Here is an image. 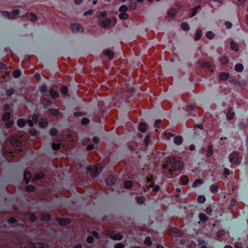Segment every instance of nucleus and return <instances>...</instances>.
Wrapping results in <instances>:
<instances>
[{
  "label": "nucleus",
  "mask_w": 248,
  "mask_h": 248,
  "mask_svg": "<svg viewBox=\"0 0 248 248\" xmlns=\"http://www.w3.org/2000/svg\"><path fill=\"white\" fill-rule=\"evenodd\" d=\"M3 16L10 19H14L16 18V16L19 14V11L18 10H15L11 12L7 11H3L2 12Z\"/></svg>",
  "instance_id": "nucleus-1"
},
{
  "label": "nucleus",
  "mask_w": 248,
  "mask_h": 248,
  "mask_svg": "<svg viewBox=\"0 0 248 248\" xmlns=\"http://www.w3.org/2000/svg\"><path fill=\"white\" fill-rule=\"evenodd\" d=\"M229 161L232 164H239L240 158L239 154L236 152L231 153L229 156Z\"/></svg>",
  "instance_id": "nucleus-2"
},
{
  "label": "nucleus",
  "mask_w": 248,
  "mask_h": 248,
  "mask_svg": "<svg viewBox=\"0 0 248 248\" xmlns=\"http://www.w3.org/2000/svg\"><path fill=\"white\" fill-rule=\"evenodd\" d=\"M169 163L175 169H181L183 167L182 163L180 161H176L174 158L170 159Z\"/></svg>",
  "instance_id": "nucleus-3"
},
{
  "label": "nucleus",
  "mask_w": 248,
  "mask_h": 248,
  "mask_svg": "<svg viewBox=\"0 0 248 248\" xmlns=\"http://www.w3.org/2000/svg\"><path fill=\"white\" fill-rule=\"evenodd\" d=\"M105 234L106 235H109L110 238L114 240H121L123 238V235L120 233L114 234L112 232L105 231Z\"/></svg>",
  "instance_id": "nucleus-4"
},
{
  "label": "nucleus",
  "mask_w": 248,
  "mask_h": 248,
  "mask_svg": "<svg viewBox=\"0 0 248 248\" xmlns=\"http://www.w3.org/2000/svg\"><path fill=\"white\" fill-rule=\"evenodd\" d=\"M72 31L74 33H80L83 31V29L81 26L78 24H73L71 25Z\"/></svg>",
  "instance_id": "nucleus-5"
},
{
  "label": "nucleus",
  "mask_w": 248,
  "mask_h": 248,
  "mask_svg": "<svg viewBox=\"0 0 248 248\" xmlns=\"http://www.w3.org/2000/svg\"><path fill=\"white\" fill-rule=\"evenodd\" d=\"M23 17L27 18L29 20L32 21L37 19L36 16L32 13H27Z\"/></svg>",
  "instance_id": "nucleus-6"
},
{
  "label": "nucleus",
  "mask_w": 248,
  "mask_h": 248,
  "mask_svg": "<svg viewBox=\"0 0 248 248\" xmlns=\"http://www.w3.org/2000/svg\"><path fill=\"white\" fill-rule=\"evenodd\" d=\"M38 120V117L36 114H33L32 116V120H30L27 121L28 125L32 127L33 125V123H36Z\"/></svg>",
  "instance_id": "nucleus-7"
},
{
  "label": "nucleus",
  "mask_w": 248,
  "mask_h": 248,
  "mask_svg": "<svg viewBox=\"0 0 248 248\" xmlns=\"http://www.w3.org/2000/svg\"><path fill=\"white\" fill-rule=\"evenodd\" d=\"M11 142L12 144L18 146L20 144V140L17 137H15L12 138L11 140Z\"/></svg>",
  "instance_id": "nucleus-8"
},
{
  "label": "nucleus",
  "mask_w": 248,
  "mask_h": 248,
  "mask_svg": "<svg viewBox=\"0 0 248 248\" xmlns=\"http://www.w3.org/2000/svg\"><path fill=\"white\" fill-rule=\"evenodd\" d=\"M173 141L176 145H179L181 144L183 142V138L180 136H177L174 138Z\"/></svg>",
  "instance_id": "nucleus-9"
},
{
  "label": "nucleus",
  "mask_w": 248,
  "mask_h": 248,
  "mask_svg": "<svg viewBox=\"0 0 248 248\" xmlns=\"http://www.w3.org/2000/svg\"><path fill=\"white\" fill-rule=\"evenodd\" d=\"M102 168L101 165H98L97 166H93L92 168V170L93 171L94 173V175H96L98 172L102 170Z\"/></svg>",
  "instance_id": "nucleus-10"
},
{
  "label": "nucleus",
  "mask_w": 248,
  "mask_h": 248,
  "mask_svg": "<svg viewBox=\"0 0 248 248\" xmlns=\"http://www.w3.org/2000/svg\"><path fill=\"white\" fill-rule=\"evenodd\" d=\"M105 55L107 56L109 59H112L113 58L114 56V52L110 50H105L104 51Z\"/></svg>",
  "instance_id": "nucleus-11"
},
{
  "label": "nucleus",
  "mask_w": 248,
  "mask_h": 248,
  "mask_svg": "<svg viewBox=\"0 0 248 248\" xmlns=\"http://www.w3.org/2000/svg\"><path fill=\"white\" fill-rule=\"evenodd\" d=\"M59 223L61 225H65L70 223V220L69 219H62L59 218L58 219Z\"/></svg>",
  "instance_id": "nucleus-12"
},
{
  "label": "nucleus",
  "mask_w": 248,
  "mask_h": 248,
  "mask_svg": "<svg viewBox=\"0 0 248 248\" xmlns=\"http://www.w3.org/2000/svg\"><path fill=\"white\" fill-rule=\"evenodd\" d=\"M229 74L226 72L220 73L219 75V77L220 79L225 80L229 78Z\"/></svg>",
  "instance_id": "nucleus-13"
},
{
  "label": "nucleus",
  "mask_w": 248,
  "mask_h": 248,
  "mask_svg": "<svg viewBox=\"0 0 248 248\" xmlns=\"http://www.w3.org/2000/svg\"><path fill=\"white\" fill-rule=\"evenodd\" d=\"M231 47L232 50L234 51H238L239 49L237 44L234 41H232L231 42Z\"/></svg>",
  "instance_id": "nucleus-14"
},
{
  "label": "nucleus",
  "mask_w": 248,
  "mask_h": 248,
  "mask_svg": "<svg viewBox=\"0 0 248 248\" xmlns=\"http://www.w3.org/2000/svg\"><path fill=\"white\" fill-rule=\"evenodd\" d=\"M202 34V31L200 29L197 30L196 31L195 38H194L195 40V41L198 40L201 37Z\"/></svg>",
  "instance_id": "nucleus-15"
},
{
  "label": "nucleus",
  "mask_w": 248,
  "mask_h": 248,
  "mask_svg": "<svg viewBox=\"0 0 248 248\" xmlns=\"http://www.w3.org/2000/svg\"><path fill=\"white\" fill-rule=\"evenodd\" d=\"M47 246L45 244L36 243L31 248H47Z\"/></svg>",
  "instance_id": "nucleus-16"
},
{
  "label": "nucleus",
  "mask_w": 248,
  "mask_h": 248,
  "mask_svg": "<svg viewBox=\"0 0 248 248\" xmlns=\"http://www.w3.org/2000/svg\"><path fill=\"white\" fill-rule=\"evenodd\" d=\"M110 23V20L108 18H106V19H105L104 20H103L101 22V26H103V27H107L108 26Z\"/></svg>",
  "instance_id": "nucleus-17"
},
{
  "label": "nucleus",
  "mask_w": 248,
  "mask_h": 248,
  "mask_svg": "<svg viewBox=\"0 0 248 248\" xmlns=\"http://www.w3.org/2000/svg\"><path fill=\"white\" fill-rule=\"evenodd\" d=\"M171 232L172 235L175 237L180 236L181 235V232L176 229H172Z\"/></svg>",
  "instance_id": "nucleus-18"
},
{
  "label": "nucleus",
  "mask_w": 248,
  "mask_h": 248,
  "mask_svg": "<svg viewBox=\"0 0 248 248\" xmlns=\"http://www.w3.org/2000/svg\"><path fill=\"white\" fill-rule=\"evenodd\" d=\"M41 218L43 221H48L50 219V216L47 214H43Z\"/></svg>",
  "instance_id": "nucleus-19"
},
{
  "label": "nucleus",
  "mask_w": 248,
  "mask_h": 248,
  "mask_svg": "<svg viewBox=\"0 0 248 248\" xmlns=\"http://www.w3.org/2000/svg\"><path fill=\"white\" fill-rule=\"evenodd\" d=\"M235 70L239 72H241L243 70V66L240 63H237L235 66Z\"/></svg>",
  "instance_id": "nucleus-20"
},
{
  "label": "nucleus",
  "mask_w": 248,
  "mask_h": 248,
  "mask_svg": "<svg viewBox=\"0 0 248 248\" xmlns=\"http://www.w3.org/2000/svg\"><path fill=\"white\" fill-rule=\"evenodd\" d=\"M203 183L202 181L200 179H197L195 181V182L193 183V185H192V186L193 187H197L198 186L202 184Z\"/></svg>",
  "instance_id": "nucleus-21"
},
{
  "label": "nucleus",
  "mask_w": 248,
  "mask_h": 248,
  "mask_svg": "<svg viewBox=\"0 0 248 248\" xmlns=\"http://www.w3.org/2000/svg\"><path fill=\"white\" fill-rule=\"evenodd\" d=\"M181 181L183 185H186L188 183V178L186 176H183L181 177Z\"/></svg>",
  "instance_id": "nucleus-22"
},
{
  "label": "nucleus",
  "mask_w": 248,
  "mask_h": 248,
  "mask_svg": "<svg viewBox=\"0 0 248 248\" xmlns=\"http://www.w3.org/2000/svg\"><path fill=\"white\" fill-rule=\"evenodd\" d=\"M31 177V174L30 172L28 171L25 172L24 179L25 180L26 183H28Z\"/></svg>",
  "instance_id": "nucleus-23"
},
{
  "label": "nucleus",
  "mask_w": 248,
  "mask_h": 248,
  "mask_svg": "<svg viewBox=\"0 0 248 248\" xmlns=\"http://www.w3.org/2000/svg\"><path fill=\"white\" fill-rule=\"evenodd\" d=\"M199 217L202 221L205 222L207 220V217L203 213H200Z\"/></svg>",
  "instance_id": "nucleus-24"
},
{
  "label": "nucleus",
  "mask_w": 248,
  "mask_h": 248,
  "mask_svg": "<svg viewBox=\"0 0 248 248\" xmlns=\"http://www.w3.org/2000/svg\"><path fill=\"white\" fill-rule=\"evenodd\" d=\"M119 17L121 19L125 20L128 18V15L126 13H121L119 15Z\"/></svg>",
  "instance_id": "nucleus-25"
},
{
  "label": "nucleus",
  "mask_w": 248,
  "mask_h": 248,
  "mask_svg": "<svg viewBox=\"0 0 248 248\" xmlns=\"http://www.w3.org/2000/svg\"><path fill=\"white\" fill-rule=\"evenodd\" d=\"M49 92L52 97H53V98H57L59 96L58 93L52 89H50L49 91Z\"/></svg>",
  "instance_id": "nucleus-26"
},
{
  "label": "nucleus",
  "mask_w": 248,
  "mask_h": 248,
  "mask_svg": "<svg viewBox=\"0 0 248 248\" xmlns=\"http://www.w3.org/2000/svg\"><path fill=\"white\" fill-rule=\"evenodd\" d=\"M17 124L19 127H23L25 125V121L23 119H19L17 121Z\"/></svg>",
  "instance_id": "nucleus-27"
},
{
  "label": "nucleus",
  "mask_w": 248,
  "mask_h": 248,
  "mask_svg": "<svg viewBox=\"0 0 248 248\" xmlns=\"http://www.w3.org/2000/svg\"><path fill=\"white\" fill-rule=\"evenodd\" d=\"M10 117V113L9 112H6L2 116V119L4 121L9 120Z\"/></svg>",
  "instance_id": "nucleus-28"
},
{
  "label": "nucleus",
  "mask_w": 248,
  "mask_h": 248,
  "mask_svg": "<svg viewBox=\"0 0 248 248\" xmlns=\"http://www.w3.org/2000/svg\"><path fill=\"white\" fill-rule=\"evenodd\" d=\"M206 36L209 39H212L214 38L215 34L212 31H208L206 34Z\"/></svg>",
  "instance_id": "nucleus-29"
},
{
  "label": "nucleus",
  "mask_w": 248,
  "mask_h": 248,
  "mask_svg": "<svg viewBox=\"0 0 248 248\" xmlns=\"http://www.w3.org/2000/svg\"><path fill=\"white\" fill-rule=\"evenodd\" d=\"M44 177V174L42 173H37L35 176L33 178V181H36L38 179H41Z\"/></svg>",
  "instance_id": "nucleus-30"
},
{
  "label": "nucleus",
  "mask_w": 248,
  "mask_h": 248,
  "mask_svg": "<svg viewBox=\"0 0 248 248\" xmlns=\"http://www.w3.org/2000/svg\"><path fill=\"white\" fill-rule=\"evenodd\" d=\"M119 12L120 13H126L128 10V8L125 5H122L119 8Z\"/></svg>",
  "instance_id": "nucleus-31"
},
{
  "label": "nucleus",
  "mask_w": 248,
  "mask_h": 248,
  "mask_svg": "<svg viewBox=\"0 0 248 248\" xmlns=\"http://www.w3.org/2000/svg\"><path fill=\"white\" fill-rule=\"evenodd\" d=\"M139 129L140 131L142 132H145L146 131V124L145 123H141L139 124Z\"/></svg>",
  "instance_id": "nucleus-32"
},
{
  "label": "nucleus",
  "mask_w": 248,
  "mask_h": 248,
  "mask_svg": "<svg viewBox=\"0 0 248 248\" xmlns=\"http://www.w3.org/2000/svg\"><path fill=\"white\" fill-rule=\"evenodd\" d=\"M200 10V7H196L194 8H193L191 10V16H194L196 13H197V12L198 11V10Z\"/></svg>",
  "instance_id": "nucleus-33"
},
{
  "label": "nucleus",
  "mask_w": 248,
  "mask_h": 248,
  "mask_svg": "<svg viewBox=\"0 0 248 248\" xmlns=\"http://www.w3.org/2000/svg\"><path fill=\"white\" fill-rule=\"evenodd\" d=\"M210 190L212 193H216L218 191V187L216 186L212 185L210 186Z\"/></svg>",
  "instance_id": "nucleus-34"
},
{
  "label": "nucleus",
  "mask_w": 248,
  "mask_h": 248,
  "mask_svg": "<svg viewBox=\"0 0 248 248\" xmlns=\"http://www.w3.org/2000/svg\"><path fill=\"white\" fill-rule=\"evenodd\" d=\"M164 136V138L168 140H170V139L173 137V136L170 133H165Z\"/></svg>",
  "instance_id": "nucleus-35"
},
{
  "label": "nucleus",
  "mask_w": 248,
  "mask_h": 248,
  "mask_svg": "<svg viewBox=\"0 0 248 248\" xmlns=\"http://www.w3.org/2000/svg\"><path fill=\"white\" fill-rule=\"evenodd\" d=\"M107 16V12L106 11H102L98 13L97 14V17L98 18H101L102 17H105Z\"/></svg>",
  "instance_id": "nucleus-36"
},
{
  "label": "nucleus",
  "mask_w": 248,
  "mask_h": 248,
  "mask_svg": "<svg viewBox=\"0 0 248 248\" xmlns=\"http://www.w3.org/2000/svg\"><path fill=\"white\" fill-rule=\"evenodd\" d=\"M61 92L63 94L66 95L68 93L67 88L65 86H63L61 89Z\"/></svg>",
  "instance_id": "nucleus-37"
},
{
  "label": "nucleus",
  "mask_w": 248,
  "mask_h": 248,
  "mask_svg": "<svg viewBox=\"0 0 248 248\" xmlns=\"http://www.w3.org/2000/svg\"><path fill=\"white\" fill-rule=\"evenodd\" d=\"M132 186V183L131 181H127L124 183V186L126 188H130Z\"/></svg>",
  "instance_id": "nucleus-38"
},
{
  "label": "nucleus",
  "mask_w": 248,
  "mask_h": 248,
  "mask_svg": "<svg viewBox=\"0 0 248 248\" xmlns=\"http://www.w3.org/2000/svg\"><path fill=\"white\" fill-rule=\"evenodd\" d=\"M181 28L183 30L185 31H188L189 29L188 25L186 23H184L182 24Z\"/></svg>",
  "instance_id": "nucleus-39"
},
{
  "label": "nucleus",
  "mask_w": 248,
  "mask_h": 248,
  "mask_svg": "<svg viewBox=\"0 0 248 248\" xmlns=\"http://www.w3.org/2000/svg\"><path fill=\"white\" fill-rule=\"evenodd\" d=\"M234 113H228L226 114V117L228 120H231L233 118L234 116Z\"/></svg>",
  "instance_id": "nucleus-40"
},
{
  "label": "nucleus",
  "mask_w": 248,
  "mask_h": 248,
  "mask_svg": "<svg viewBox=\"0 0 248 248\" xmlns=\"http://www.w3.org/2000/svg\"><path fill=\"white\" fill-rule=\"evenodd\" d=\"M144 242L145 244L148 246H150L152 245V242L149 237H146L145 239Z\"/></svg>",
  "instance_id": "nucleus-41"
},
{
  "label": "nucleus",
  "mask_w": 248,
  "mask_h": 248,
  "mask_svg": "<svg viewBox=\"0 0 248 248\" xmlns=\"http://www.w3.org/2000/svg\"><path fill=\"white\" fill-rule=\"evenodd\" d=\"M228 59L227 57H223L220 60L221 63L223 65H225L226 63H227L228 62Z\"/></svg>",
  "instance_id": "nucleus-42"
},
{
  "label": "nucleus",
  "mask_w": 248,
  "mask_h": 248,
  "mask_svg": "<svg viewBox=\"0 0 248 248\" xmlns=\"http://www.w3.org/2000/svg\"><path fill=\"white\" fill-rule=\"evenodd\" d=\"M205 201V198L203 196H200L198 198V201L200 203H203Z\"/></svg>",
  "instance_id": "nucleus-43"
},
{
  "label": "nucleus",
  "mask_w": 248,
  "mask_h": 248,
  "mask_svg": "<svg viewBox=\"0 0 248 248\" xmlns=\"http://www.w3.org/2000/svg\"><path fill=\"white\" fill-rule=\"evenodd\" d=\"M20 75H21V73H20V71H19L18 70L15 71L13 73V76L16 78H19L20 76Z\"/></svg>",
  "instance_id": "nucleus-44"
},
{
  "label": "nucleus",
  "mask_w": 248,
  "mask_h": 248,
  "mask_svg": "<svg viewBox=\"0 0 248 248\" xmlns=\"http://www.w3.org/2000/svg\"><path fill=\"white\" fill-rule=\"evenodd\" d=\"M40 91L42 93H45V92H46V91H47V88H46V86H45L44 85H43L41 86L40 87Z\"/></svg>",
  "instance_id": "nucleus-45"
},
{
  "label": "nucleus",
  "mask_w": 248,
  "mask_h": 248,
  "mask_svg": "<svg viewBox=\"0 0 248 248\" xmlns=\"http://www.w3.org/2000/svg\"><path fill=\"white\" fill-rule=\"evenodd\" d=\"M47 125V122L46 120H44L40 123V126L41 127H45Z\"/></svg>",
  "instance_id": "nucleus-46"
},
{
  "label": "nucleus",
  "mask_w": 248,
  "mask_h": 248,
  "mask_svg": "<svg viewBox=\"0 0 248 248\" xmlns=\"http://www.w3.org/2000/svg\"><path fill=\"white\" fill-rule=\"evenodd\" d=\"M229 174H230L229 170L227 168H225L224 169L223 175L225 176V177H227Z\"/></svg>",
  "instance_id": "nucleus-47"
},
{
  "label": "nucleus",
  "mask_w": 248,
  "mask_h": 248,
  "mask_svg": "<svg viewBox=\"0 0 248 248\" xmlns=\"http://www.w3.org/2000/svg\"><path fill=\"white\" fill-rule=\"evenodd\" d=\"M150 186L151 187H153V190H154V191H158V190H159V186H157V185H156V186H153V184H152V183H151V184H150Z\"/></svg>",
  "instance_id": "nucleus-48"
},
{
  "label": "nucleus",
  "mask_w": 248,
  "mask_h": 248,
  "mask_svg": "<svg viewBox=\"0 0 248 248\" xmlns=\"http://www.w3.org/2000/svg\"><path fill=\"white\" fill-rule=\"evenodd\" d=\"M144 201V199L142 197H139L137 199V202L139 204H142Z\"/></svg>",
  "instance_id": "nucleus-49"
},
{
  "label": "nucleus",
  "mask_w": 248,
  "mask_h": 248,
  "mask_svg": "<svg viewBox=\"0 0 248 248\" xmlns=\"http://www.w3.org/2000/svg\"><path fill=\"white\" fill-rule=\"evenodd\" d=\"M13 124V121H7L6 123V125L8 128H9L12 126Z\"/></svg>",
  "instance_id": "nucleus-50"
},
{
  "label": "nucleus",
  "mask_w": 248,
  "mask_h": 248,
  "mask_svg": "<svg viewBox=\"0 0 248 248\" xmlns=\"http://www.w3.org/2000/svg\"><path fill=\"white\" fill-rule=\"evenodd\" d=\"M213 154V151L211 148L209 147L207 149V156L209 157Z\"/></svg>",
  "instance_id": "nucleus-51"
},
{
  "label": "nucleus",
  "mask_w": 248,
  "mask_h": 248,
  "mask_svg": "<svg viewBox=\"0 0 248 248\" xmlns=\"http://www.w3.org/2000/svg\"><path fill=\"white\" fill-rule=\"evenodd\" d=\"M60 146V144L53 143L52 145V147L54 150H57V149H59Z\"/></svg>",
  "instance_id": "nucleus-52"
},
{
  "label": "nucleus",
  "mask_w": 248,
  "mask_h": 248,
  "mask_svg": "<svg viewBox=\"0 0 248 248\" xmlns=\"http://www.w3.org/2000/svg\"><path fill=\"white\" fill-rule=\"evenodd\" d=\"M212 211H213V210H212V208L210 207H207L205 210V212L208 215H210L212 213Z\"/></svg>",
  "instance_id": "nucleus-53"
},
{
  "label": "nucleus",
  "mask_w": 248,
  "mask_h": 248,
  "mask_svg": "<svg viewBox=\"0 0 248 248\" xmlns=\"http://www.w3.org/2000/svg\"><path fill=\"white\" fill-rule=\"evenodd\" d=\"M93 237L92 236H89L87 239V241L89 243H92L93 242Z\"/></svg>",
  "instance_id": "nucleus-54"
},
{
  "label": "nucleus",
  "mask_w": 248,
  "mask_h": 248,
  "mask_svg": "<svg viewBox=\"0 0 248 248\" xmlns=\"http://www.w3.org/2000/svg\"><path fill=\"white\" fill-rule=\"evenodd\" d=\"M29 216V217L31 221H34L35 220L36 217L33 214H30Z\"/></svg>",
  "instance_id": "nucleus-55"
},
{
  "label": "nucleus",
  "mask_w": 248,
  "mask_h": 248,
  "mask_svg": "<svg viewBox=\"0 0 248 248\" xmlns=\"http://www.w3.org/2000/svg\"><path fill=\"white\" fill-rule=\"evenodd\" d=\"M175 10L172 9H170L168 11L169 15H171L172 16H174L175 14Z\"/></svg>",
  "instance_id": "nucleus-56"
},
{
  "label": "nucleus",
  "mask_w": 248,
  "mask_h": 248,
  "mask_svg": "<svg viewBox=\"0 0 248 248\" xmlns=\"http://www.w3.org/2000/svg\"><path fill=\"white\" fill-rule=\"evenodd\" d=\"M57 133V129H56L55 128L52 129L50 131V134L52 136L55 135Z\"/></svg>",
  "instance_id": "nucleus-57"
},
{
  "label": "nucleus",
  "mask_w": 248,
  "mask_h": 248,
  "mask_svg": "<svg viewBox=\"0 0 248 248\" xmlns=\"http://www.w3.org/2000/svg\"><path fill=\"white\" fill-rule=\"evenodd\" d=\"M161 124V120H157L155 121L154 126L155 127H158L159 126V125Z\"/></svg>",
  "instance_id": "nucleus-58"
},
{
  "label": "nucleus",
  "mask_w": 248,
  "mask_h": 248,
  "mask_svg": "<svg viewBox=\"0 0 248 248\" xmlns=\"http://www.w3.org/2000/svg\"><path fill=\"white\" fill-rule=\"evenodd\" d=\"M93 10H89L85 12L84 13V16H87L89 15H92L93 13Z\"/></svg>",
  "instance_id": "nucleus-59"
},
{
  "label": "nucleus",
  "mask_w": 248,
  "mask_h": 248,
  "mask_svg": "<svg viewBox=\"0 0 248 248\" xmlns=\"http://www.w3.org/2000/svg\"><path fill=\"white\" fill-rule=\"evenodd\" d=\"M34 187L31 185L28 186L26 188V190L27 191H32L34 190Z\"/></svg>",
  "instance_id": "nucleus-60"
},
{
  "label": "nucleus",
  "mask_w": 248,
  "mask_h": 248,
  "mask_svg": "<svg viewBox=\"0 0 248 248\" xmlns=\"http://www.w3.org/2000/svg\"><path fill=\"white\" fill-rule=\"evenodd\" d=\"M124 246L123 244L121 243L117 244L115 246V248H124Z\"/></svg>",
  "instance_id": "nucleus-61"
},
{
  "label": "nucleus",
  "mask_w": 248,
  "mask_h": 248,
  "mask_svg": "<svg viewBox=\"0 0 248 248\" xmlns=\"http://www.w3.org/2000/svg\"><path fill=\"white\" fill-rule=\"evenodd\" d=\"M14 90L13 89L9 90L6 91V94L8 95H11L14 93Z\"/></svg>",
  "instance_id": "nucleus-62"
},
{
  "label": "nucleus",
  "mask_w": 248,
  "mask_h": 248,
  "mask_svg": "<svg viewBox=\"0 0 248 248\" xmlns=\"http://www.w3.org/2000/svg\"><path fill=\"white\" fill-rule=\"evenodd\" d=\"M194 106L193 105H190L187 106V110L190 111L194 109Z\"/></svg>",
  "instance_id": "nucleus-63"
},
{
  "label": "nucleus",
  "mask_w": 248,
  "mask_h": 248,
  "mask_svg": "<svg viewBox=\"0 0 248 248\" xmlns=\"http://www.w3.org/2000/svg\"><path fill=\"white\" fill-rule=\"evenodd\" d=\"M234 248H243V247L241 243H236L234 245Z\"/></svg>",
  "instance_id": "nucleus-64"
}]
</instances>
